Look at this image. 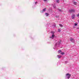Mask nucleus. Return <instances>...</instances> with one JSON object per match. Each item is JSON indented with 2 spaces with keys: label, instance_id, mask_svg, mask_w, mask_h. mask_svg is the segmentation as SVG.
<instances>
[{
  "label": "nucleus",
  "instance_id": "nucleus-20",
  "mask_svg": "<svg viewBox=\"0 0 79 79\" xmlns=\"http://www.w3.org/2000/svg\"><path fill=\"white\" fill-rule=\"evenodd\" d=\"M74 25L75 26H77V23H75Z\"/></svg>",
  "mask_w": 79,
  "mask_h": 79
},
{
  "label": "nucleus",
  "instance_id": "nucleus-19",
  "mask_svg": "<svg viewBox=\"0 0 79 79\" xmlns=\"http://www.w3.org/2000/svg\"><path fill=\"white\" fill-rule=\"evenodd\" d=\"M35 5H36V4H37V2H35Z\"/></svg>",
  "mask_w": 79,
  "mask_h": 79
},
{
  "label": "nucleus",
  "instance_id": "nucleus-2",
  "mask_svg": "<svg viewBox=\"0 0 79 79\" xmlns=\"http://www.w3.org/2000/svg\"><path fill=\"white\" fill-rule=\"evenodd\" d=\"M69 12H70L71 13H74L76 11V10L74 9H72L69 10Z\"/></svg>",
  "mask_w": 79,
  "mask_h": 79
},
{
  "label": "nucleus",
  "instance_id": "nucleus-13",
  "mask_svg": "<svg viewBox=\"0 0 79 79\" xmlns=\"http://www.w3.org/2000/svg\"><path fill=\"white\" fill-rule=\"evenodd\" d=\"M73 4H74V5H76V4H77V2H73Z\"/></svg>",
  "mask_w": 79,
  "mask_h": 79
},
{
  "label": "nucleus",
  "instance_id": "nucleus-9",
  "mask_svg": "<svg viewBox=\"0 0 79 79\" xmlns=\"http://www.w3.org/2000/svg\"><path fill=\"white\" fill-rule=\"evenodd\" d=\"M59 25L61 27H63V26L62 25H61V24H59Z\"/></svg>",
  "mask_w": 79,
  "mask_h": 79
},
{
  "label": "nucleus",
  "instance_id": "nucleus-16",
  "mask_svg": "<svg viewBox=\"0 0 79 79\" xmlns=\"http://www.w3.org/2000/svg\"><path fill=\"white\" fill-rule=\"evenodd\" d=\"M58 52L59 53H60V52H61V50H60L58 51Z\"/></svg>",
  "mask_w": 79,
  "mask_h": 79
},
{
  "label": "nucleus",
  "instance_id": "nucleus-10",
  "mask_svg": "<svg viewBox=\"0 0 79 79\" xmlns=\"http://www.w3.org/2000/svg\"><path fill=\"white\" fill-rule=\"evenodd\" d=\"M46 9H44L43 10H42V11H44V12H45V11H46Z\"/></svg>",
  "mask_w": 79,
  "mask_h": 79
},
{
  "label": "nucleus",
  "instance_id": "nucleus-3",
  "mask_svg": "<svg viewBox=\"0 0 79 79\" xmlns=\"http://www.w3.org/2000/svg\"><path fill=\"white\" fill-rule=\"evenodd\" d=\"M61 40H60L57 43H56L55 45V47L56 48V46L57 45H60V43H61Z\"/></svg>",
  "mask_w": 79,
  "mask_h": 79
},
{
  "label": "nucleus",
  "instance_id": "nucleus-15",
  "mask_svg": "<svg viewBox=\"0 0 79 79\" xmlns=\"http://www.w3.org/2000/svg\"><path fill=\"white\" fill-rule=\"evenodd\" d=\"M56 2H57L58 3H60V0H57Z\"/></svg>",
  "mask_w": 79,
  "mask_h": 79
},
{
  "label": "nucleus",
  "instance_id": "nucleus-11",
  "mask_svg": "<svg viewBox=\"0 0 79 79\" xmlns=\"http://www.w3.org/2000/svg\"><path fill=\"white\" fill-rule=\"evenodd\" d=\"M53 7H54V8H56V6H55V5H53Z\"/></svg>",
  "mask_w": 79,
  "mask_h": 79
},
{
  "label": "nucleus",
  "instance_id": "nucleus-4",
  "mask_svg": "<svg viewBox=\"0 0 79 79\" xmlns=\"http://www.w3.org/2000/svg\"><path fill=\"white\" fill-rule=\"evenodd\" d=\"M71 76V75L70 74L67 73L66 75V77H67V78H68V79H69L70 78Z\"/></svg>",
  "mask_w": 79,
  "mask_h": 79
},
{
  "label": "nucleus",
  "instance_id": "nucleus-18",
  "mask_svg": "<svg viewBox=\"0 0 79 79\" xmlns=\"http://www.w3.org/2000/svg\"><path fill=\"white\" fill-rule=\"evenodd\" d=\"M59 11H62L60 9H59Z\"/></svg>",
  "mask_w": 79,
  "mask_h": 79
},
{
  "label": "nucleus",
  "instance_id": "nucleus-17",
  "mask_svg": "<svg viewBox=\"0 0 79 79\" xmlns=\"http://www.w3.org/2000/svg\"><path fill=\"white\" fill-rule=\"evenodd\" d=\"M77 17H78V16H79V13H78V14H77Z\"/></svg>",
  "mask_w": 79,
  "mask_h": 79
},
{
  "label": "nucleus",
  "instance_id": "nucleus-6",
  "mask_svg": "<svg viewBox=\"0 0 79 79\" xmlns=\"http://www.w3.org/2000/svg\"><path fill=\"white\" fill-rule=\"evenodd\" d=\"M76 16L74 14H73L72 15L71 18L72 19H74L75 18Z\"/></svg>",
  "mask_w": 79,
  "mask_h": 79
},
{
  "label": "nucleus",
  "instance_id": "nucleus-21",
  "mask_svg": "<svg viewBox=\"0 0 79 79\" xmlns=\"http://www.w3.org/2000/svg\"><path fill=\"white\" fill-rule=\"evenodd\" d=\"M53 26H54V27H55V26H56L55 24Z\"/></svg>",
  "mask_w": 79,
  "mask_h": 79
},
{
  "label": "nucleus",
  "instance_id": "nucleus-14",
  "mask_svg": "<svg viewBox=\"0 0 79 79\" xmlns=\"http://www.w3.org/2000/svg\"><path fill=\"white\" fill-rule=\"evenodd\" d=\"M58 32H61V30H60V29H58Z\"/></svg>",
  "mask_w": 79,
  "mask_h": 79
},
{
  "label": "nucleus",
  "instance_id": "nucleus-8",
  "mask_svg": "<svg viewBox=\"0 0 79 79\" xmlns=\"http://www.w3.org/2000/svg\"><path fill=\"white\" fill-rule=\"evenodd\" d=\"M45 15L46 16H48V15H49V13H46Z\"/></svg>",
  "mask_w": 79,
  "mask_h": 79
},
{
  "label": "nucleus",
  "instance_id": "nucleus-12",
  "mask_svg": "<svg viewBox=\"0 0 79 79\" xmlns=\"http://www.w3.org/2000/svg\"><path fill=\"white\" fill-rule=\"evenodd\" d=\"M60 54H61V55H64V52H61V53H60Z\"/></svg>",
  "mask_w": 79,
  "mask_h": 79
},
{
  "label": "nucleus",
  "instance_id": "nucleus-7",
  "mask_svg": "<svg viewBox=\"0 0 79 79\" xmlns=\"http://www.w3.org/2000/svg\"><path fill=\"white\" fill-rule=\"evenodd\" d=\"M57 56L58 58H61V55H58Z\"/></svg>",
  "mask_w": 79,
  "mask_h": 79
},
{
  "label": "nucleus",
  "instance_id": "nucleus-1",
  "mask_svg": "<svg viewBox=\"0 0 79 79\" xmlns=\"http://www.w3.org/2000/svg\"><path fill=\"white\" fill-rule=\"evenodd\" d=\"M51 33L52 34V36L50 37V39H53L55 37V32L54 31H51Z\"/></svg>",
  "mask_w": 79,
  "mask_h": 79
},
{
  "label": "nucleus",
  "instance_id": "nucleus-5",
  "mask_svg": "<svg viewBox=\"0 0 79 79\" xmlns=\"http://www.w3.org/2000/svg\"><path fill=\"white\" fill-rule=\"evenodd\" d=\"M70 40L71 41V42H74L75 41H74V38H70Z\"/></svg>",
  "mask_w": 79,
  "mask_h": 79
}]
</instances>
